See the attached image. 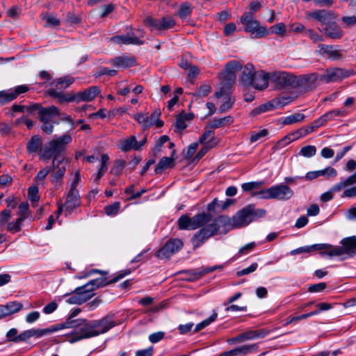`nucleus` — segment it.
I'll use <instances>...</instances> for the list:
<instances>
[{
    "label": "nucleus",
    "instance_id": "f257e3e1",
    "mask_svg": "<svg viewBox=\"0 0 356 356\" xmlns=\"http://www.w3.org/2000/svg\"><path fill=\"white\" fill-rule=\"evenodd\" d=\"M72 137L69 134H64L56 139L51 140L47 143L44 148L39 152L40 160L47 161L53 158L50 180L56 189L62 187L63 177L66 171L67 161L65 159L59 160L58 156L66 149V145L71 143Z\"/></svg>",
    "mask_w": 356,
    "mask_h": 356
},
{
    "label": "nucleus",
    "instance_id": "f03ea898",
    "mask_svg": "<svg viewBox=\"0 0 356 356\" xmlns=\"http://www.w3.org/2000/svg\"><path fill=\"white\" fill-rule=\"evenodd\" d=\"M70 322L60 324V330L65 328H72L73 331L69 336L68 341L70 343L96 337L92 322L83 318H77L72 325Z\"/></svg>",
    "mask_w": 356,
    "mask_h": 356
},
{
    "label": "nucleus",
    "instance_id": "7ed1b4c3",
    "mask_svg": "<svg viewBox=\"0 0 356 356\" xmlns=\"http://www.w3.org/2000/svg\"><path fill=\"white\" fill-rule=\"evenodd\" d=\"M351 74L350 71L343 68H330L327 69L323 74L320 76L316 74L303 75L300 81V84H313L316 81L325 83L339 82L349 77Z\"/></svg>",
    "mask_w": 356,
    "mask_h": 356
},
{
    "label": "nucleus",
    "instance_id": "20e7f679",
    "mask_svg": "<svg viewBox=\"0 0 356 356\" xmlns=\"http://www.w3.org/2000/svg\"><path fill=\"white\" fill-rule=\"evenodd\" d=\"M266 215V211L264 209H257L254 204H248L232 217L231 225L234 228L246 226Z\"/></svg>",
    "mask_w": 356,
    "mask_h": 356
},
{
    "label": "nucleus",
    "instance_id": "39448f33",
    "mask_svg": "<svg viewBox=\"0 0 356 356\" xmlns=\"http://www.w3.org/2000/svg\"><path fill=\"white\" fill-rule=\"evenodd\" d=\"M211 219L209 213H197L191 218L188 215L181 216L177 220V226L181 230H194L208 223Z\"/></svg>",
    "mask_w": 356,
    "mask_h": 356
},
{
    "label": "nucleus",
    "instance_id": "423d86ee",
    "mask_svg": "<svg viewBox=\"0 0 356 356\" xmlns=\"http://www.w3.org/2000/svg\"><path fill=\"white\" fill-rule=\"evenodd\" d=\"M241 22L244 31L250 33L252 38H261L268 35L267 28L261 26L250 13H243L241 17Z\"/></svg>",
    "mask_w": 356,
    "mask_h": 356
},
{
    "label": "nucleus",
    "instance_id": "0eeeda50",
    "mask_svg": "<svg viewBox=\"0 0 356 356\" xmlns=\"http://www.w3.org/2000/svg\"><path fill=\"white\" fill-rule=\"evenodd\" d=\"M223 218V216H219L196 232L191 239L193 247L197 248L201 246L208 238L215 235L219 230V222H221Z\"/></svg>",
    "mask_w": 356,
    "mask_h": 356
},
{
    "label": "nucleus",
    "instance_id": "6e6552de",
    "mask_svg": "<svg viewBox=\"0 0 356 356\" xmlns=\"http://www.w3.org/2000/svg\"><path fill=\"white\" fill-rule=\"evenodd\" d=\"M130 273L131 270L129 269L122 270L120 272H118L116 274V275L110 280H107L106 277V275H104V273H100L101 275H102V277L90 280L87 284L83 285V287H84L86 291H90V293H88L91 295L92 298L95 295V293H93L95 290L100 287H103L106 285L115 283Z\"/></svg>",
    "mask_w": 356,
    "mask_h": 356
},
{
    "label": "nucleus",
    "instance_id": "1a4fd4ad",
    "mask_svg": "<svg viewBox=\"0 0 356 356\" xmlns=\"http://www.w3.org/2000/svg\"><path fill=\"white\" fill-rule=\"evenodd\" d=\"M183 245L184 243L181 239L170 238L156 252V255L161 259H168L179 252Z\"/></svg>",
    "mask_w": 356,
    "mask_h": 356
},
{
    "label": "nucleus",
    "instance_id": "9d476101",
    "mask_svg": "<svg viewBox=\"0 0 356 356\" xmlns=\"http://www.w3.org/2000/svg\"><path fill=\"white\" fill-rule=\"evenodd\" d=\"M270 81L278 89L294 86L297 83L296 76L286 72H275L270 74Z\"/></svg>",
    "mask_w": 356,
    "mask_h": 356
},
{
    "label": "nucleus",
    "instance_id": "9b49d317",
    "mask_svg": "<svg viewBox=\"0 0 356 356\" xmlns=\"http://www.w3.org/2000/svg\"><path fill=\"white\" fill-rule=\"evenodd\" d=\"M86 291L83 286L76 287L70 293L65 294L64 296H69L66 299V302L70 305H81L91 298V295Z\"/></svg>",
    "mask_w": 356,
    "mask_h": 356
},
{
    "label": "nucleus",
    "instance_id": "f8f14e48",
    "mask_svg": "<svg viewBox=\"0 0 356 356\" xmlns=\"http://www.w3.org/2000/svg\"><path fill=\"white\" fill-rule=\"evenodd\" d=\"M293 191L286 184H279L271 186L272 199L286 201L293 196Z\"/></svg>",
    "mask_w": 356,
    "mask_h": 356
},
{
    "label": "nucleus",
    "instance_id": "ddd939ff",
    "mask_svg": "<svg viewBox=\"0 0 356 356\" xmlns=\"http://www.w3.org/2000/svg\"><path fill=\"white\" fill-rule=\"evenodd\" d=\"M29 90L26 85H20L7 90L0 91V104H4L15 99L19 95Z\"/></svg>",
    "mask_w": 356,
    "mask_h": 356
},
{
    "label": "nucleus",
    "instance_id": "4468645a",
    "mask_svg": "<svg viewBox=\"0 0 356 356\" xmlns=\"http://www.w3.org/2000/svg\"><path fill=\"white\" fill-rule=\"evenodd\" d=\"M236 81V74L233 72H229L226 70L222 73V86L221 89L216 92L215 95L217 98H220L224 94L227 96L232 93V88Z\"/></svg>",
    "mask_w": 356,
    "mask_h": 356
},
{
    "label": "nucleus",
    "instance_id": "2eb2a0df",
    "mask_svg": "<svg viewBox=\"0 0 356 356\" xmlns=\"http://www.w3.org/2000/svg\"><path fill=\"white\" fill-rule=\"evenodd\" d=\"M96 337L106 333L115 325L112 316H106L102 319L92 321Z\"/></svg>",
    "mask_w": 356,
    "mask_h": 356
},
{
    "label": "nucleus",
    "instance_id": "dca6fc26",
    "mask_svg": "<svg viewBox=\"0 0 356 356\" xmlns=\"http://www.w3.org/2000/svg\"><path fill=\"white\" fill-rule=\"evenodd\" d=\"M65 216H68L81 204V197L79 192L67 191L65 195Z\"/></svg>",
    "mask_w": 356,
    "mask_h": 356
},
{
    "label": "nucleus",
    "instance_id": "f3484780",
    "mask_svg": "<svg viewBox=\"0 0 356 356\" xmlns=\"http://www.w3.org/2000/svg\"><path fill=\"white\" fill-rule=\"evenodd\" d=\"M306 19L314 18L319 22L323 26H325L330 21L334 19V14L326 10H316L313 12L308 11L305 14Z\"/></svg>",
    "mask_w": 356,
    "mask_h": 356
},
{
    "label": "nucleus",
    "instance_id": "a211bd4d",
    "mask_svg": "<svg viewBox=\"0 0 356 356\" xmlns=\"http://www.w3.org/2000/svg\"><path fill=\"white\" fill-rule=\"evenodd\" d=\"M269 81H270V74L264 70L257 71L250 86L257 90H262L268 87Z\"/></svg>",
    "mask_w": 356,
    "mask_h": 356
},
{
    "label": "nucleus",
    "instance_id": "6ab92c4d",
    "mask_svg": "<svg viewBox=\"0 0 356 356\" xmlns=\"http://www.w3.org/2000/svg\"><path fill=\"white\" fill-rule=\"evenodd\" d=\"M322 31L331 39L338 40L343 36V31L334 20L330 21L323 27Z\"/></svg>",
    "mask_w": 356,
    "mask_h": 356
},
{
    "label": "nucleus",
    "instance_id": "aec40b11",
    "mask_svg": "<svg viewBox=\"0 0 356 356\" xmlns=\"http://www.w3.org/2000/svg\"><path fill=\"white\" fill-rule=\"evenodd\" d=\"M99 92L100 90L97 86L90 87L76 94H74L75 102H90L94 99Z\"/></svg>",
    "mask_w": 356,
    "mask_h": 356
},
{
    "label": "nucleus",
    "instance_id": "412c9836",
    "mask_svg": "<svg viewBox=\"0 0 356 356\" xmlns=\"http://www.w3.org/2000/svg\"><path fill=\"white\" fill-rule=\"evenodd\" d=\"M258 346L256 343L243 345L240 347L236 348L233 350L224 352L220 356H239L246 355L249 353H254L257 350Z\"/></svg>",
    "mask_w": 356,
    "mask_h": 356
},
{
    "label": "nucleus",
    "instance_id": "4be33fe9",
    "mask_svg": "<svg viewBox=\"0 0 356 356\" xmlns=\"http://www.w3.org/2000/svg\"><path fill=\"white\" fill-rule=\"evenodd\" d=\"M22 304L17 301L9 302L6 305H0V319L17 313L22 309Z\"/></svg>",
    "mask_w": 356,
    "mask_h": 356
},
{
    "label": "nucleus",
    "instance_id": "5701e85b",
    "mask_svg": "<svg viewBox=\"0 0 356 356\" xmlns=\"http://www.w3.org/2000/svg\"><path fill=\"white\" fill-rule=\"evenodd\" d=\"M110 63L117 67L127 68L135 66L136 60L134 56L123 55L111 60Z\"/></svg>",
    "mask_w": 356,
    "mask_h": 356
},
{
    "label": "nucleus",
    "instance_id": "b1692460",
    "mask_svg": "<svg viewBox=\"0 0 356 356\" xmlns=\"http://www.w3.org/2000/svg\"><path fill=\"white\" fill-rule=\"evenodd\" d=\"M38 115L40 121H51L53 117L60 115V111L56 106L53 105L48 107L41 106Z\"/></svg>",
    "mask_w": 356,
    "mask_h": 356
},
{
    "label": "nucleus",
    "instance_id": "393cba45",
    "mask_svg": "<svg viewBox=\"0 0 356 356\" xmlns=\"http://www.w3.org/2000/svg\"><path fill=\"white\" fill-rule=\"evenodd\" d=\"M343 255L347 254L348 257L356 255V236H351L343 238L341 241Z\"/></svg>",
    "mask_w": 356,
    "mask_h": 356
},
{
    "label": "nucleus",
    "instance_id": "a878e982",
    "mask_svg": "<svg viewBox=\"0 0 356 356\" xmlns=\"http://www.w3.org/2000/svg\"><path fill=\"white\" fill-rule=\"evenodd\" d=\"M257 71L254 70L252 64L248 63L243 68L242 74L240 77V81L246 87H250L252 83V79Z\"/></svg>",
    "mask_w": 356,
    "mask_h": 356
},
{
    "label": "nucleus",
    "instance_id": "bb28decb",
    "mask_svg": "<svg viewBox=\"0 0 356 356\" xmlns=\"http://www.w3.org/2000/svg\"><path fill=\"white\" fill-rule=\"evenodd\" d=\"M111 40L115 44H143V41L134 35H116L111 38Z\"/></svg>",
    "mask_w": 356,
    "mask_h": 356
},
{
    "label": "nucleus",
    "instance_id": "cd10ccee",
    "mask_svg": "<svg viewBox=\"0 0 356 356\" xmlns=\"http://www.w3.org/2000/svg\"><path fill=\"white\" fill-rule=\"evenodd\" d=\"M234 122V118L227 115L220 118H213L207 125V129H216L220 127L229 126Z\"/></svg>",
    "mask_w": 356,
    "mask_h": 356
},
{
    "label": "nucleus",
    "instance_id": "c85d7f7f",
    "mask_svg": "<svg viewBox=\"0 0 356 356\" xmlns=\"http://www.w3.org/2000/svg\"><path fill=\"white\" fill-rule=\"evenodd\" d=\"M337 175V172L334 168H333L332 167H327L323 170L309 172L306 174L305 178L307 180H312V179H314L320 177V176H325L327 177H336Z\"/></svg>",
    "mask_w": 356,
    "mask_h": 356
},
{
    "label": "nucleus",
    "instance_id": "c756f323",
    "mask_svg": "<svg viewBox=\"0 0 356 356\" xmlns=\"http://www.w3.org/2000/svg\"><path fill=\"white\" fill-rule=\"evenodd\" d=\"M42 141L40 136L38 135H34L28 141L26 145V150L30 154H35L37 152L39 154L40 149L44 148V147H42Z\"/></svg>",
    "mask_w": 356,
    "mask_h": 356
},
{
    "label": "nucleus",
    "instance_id": "7c9ffc66",
    "mask_svg": "<svg viewBox=\"0 0 356 356\" xmlns=\"http://www.w3.org/2000/svg\"><path fill=\"white\" fill-rule=\"evenodd\" d=\"M75 79L69 75L58 78L51 83L54 86L51 89H56L58 91H63L72 85Z\"/></svg>",
    "mask_w": 356,
    "mask_h": 356
},
{
    "label": "nucleus",
    "instance_id": "2f4dec72",
    "mask_svg": "<svg viewBox=\"0 0 356 356\" xmlns=\"http://www.w3.org/2000/svg\"><path fill=\"white\" fill-rule=\"evenodd\" d=\"M48 94L53 98L57 99L59 103L75 102L74 94H65L63 91H58L56 89H49Z\"/></svg>",
    "mask_w": 356,
    "mask_h": 356
},
{
    "label": "nucleus",
    "instance_id": "473e14b6",
    "mask_svg": "<svg viewBox=\"0 0 356 356\" xmlns=\"http://www.w3.org/2000/svg\"><path fill=\"white\" fill-rule=\"evenodd\" d=\"M60 330V324L51 326L45 329H30L31 338L35 337L36 338H40L44 335H48L51 333L56 332Z\"/></svg>",
    "mask_w": 356,
    "mask_h": 356
},
{
    "label": "nucleus",
    "instance_id": "72a5a7b5",
    "mask_svg": "<svg viewBox=\"0 0 356 356\" xmlns=\"http://www.w3.org/2000/svg\"><path fill=\"white\" fill-rule=\"evenodd\" d=\"M321 54H326L329 58L332 60H338L341 58V54L340 51L335 49L332 45H327L321 44L318 45Z\"/></svg>",
    "mask_w": 356,
    "mask_h": 356
},
{
    "label": "nucleus",
    "instance_id": "f704fd0d",
    "mask_svg": "<svg viewBox=\"0 0 356 356\" xmlns=\"http://www.w3.org/2000/svg\"><path fill=\"white\" fill-rule=\"evenodd\" d=\"M157 117L158 114L156 113H154L150 115L138 113L136 115V120L145 127H149L155 124Z\"/></svg>",
    "mask_w": 356,
    "mask_h": 356
},
{
    "label": "nucleus",
    "instance_id": "c9c22d12",
    "mask_svg": "<svg viewBox=\"0 0 356 356\" xmlns=\"http://www.w3.org/2000/svg\"><path fill=\"white\" fill-rule=\"evenodd\" d=\"M218 268H220V266H213V267H203L201 268L190 270V271H188V273L190 275L188 280L192 281V280H198L200 277H202L203 275H204L209 273L213 272V270H215L216 269H217Z\"/></svg>",
    "mask_w": 356,
    "mask_h": 356
},
{
    "label": "nucleus",
    "instance_id": "e433bc0d",
    "mask_svg": "<svg viewBox=\"0 0 356 356\" xmlns=\"http://www.w3.org/2000/svg\"><path fill=\"white\" fill-rule=\"evenodd\" d=\"M200 143L204 144L207 148H211L216 145L213 132L211 129L206 130L200 138Z\"/></svg>",
    "mask_w": 356,
    "mask_h": 356
},
{
    "label": "nucleus",
    "instance_id": "4c0bfd02",
    "mask_svg": "<svg viewBox=\"0 0 356 356\" xmlns=\"http://www.w3.org/2000/svg\"><path fill=\"white\" fill-rule=\"evenodd\" d=\"M136 146V138L131 136L128 138L122 140L119 145V148L122 152H129L131 149L138 150V147Z\"/></svg>",
    "mask_w": 356,
    "mask_h": 356
},
{
    "label": "nucleus",
    "instance_id": "58836bf2",
    "mask_svg": "<svg viewBox=\"0 0 356 356\" xmlns=\"http://www.w3.org/2000/svg\"><path fill=\"white\" fill-rule=\"evenodd\" d=\"M320 254L322 257L328 256L330 257H339L343 255L342 249L340 246L332 245L331 244H327L326 248H325L324 251H321Z\"/></svg>",
    "mask_w": 356,
    "mask_h": 356
},
{
    "label": "nucleus",
    "instance_id": "ea45409f",
    "mask_svg": "<svg viewBox=\"0 0 356 356\" xmlns=\"http://www.w3.org/2000/svg\"><path fill=\"white\" fill-rule=\"evenodd\" d=\"M174 165V159L171 157H163L160 159L155 168L156 174L161 173L164 170Z\"/></svg>",
    "mask_w": 356,
    "mask_h": 356
},
{
    "label": "nucleus",
    "instance_id": "a19ab883",
    "mask_svg": "<svg viewBox=\"0 0 356 356\" xmlns=\"http://www.w3.org/2000/svg\"><path fill=\"white\" fill-rule=\"evenodd\" d=\"M275 108L273 101L272 100L254 108L251 111V115L253 116L257 115L267 111H273Z\"/></svg>",
    "mask_w": 356,
    "mask_h": 356
},
{
    "label": "nucleus",
    "instance_id": "79ce46f5",
    "mask_svg": "<svg viewBox=\"0 0 356 356\" xmlns=\"http://www.w3.org/2000/svg\"><path fill=\"white\" fill-rule=\"evenodd\" d=\"M145 26L149 27L151 30L161 31V19H156L152 16H147L143 21Z\"/></svg>",
    "mask_w": 356,
    "mask_h": 356
},
{
    "label": "nucleus",
    "instance_id": "37998d69",
    "mask_svg": "<svg viewBox=\"0 0 356 356\" xmlns=\"http://www.w3.org/2000/svg\"><path fill=\"white\" fill-rule=\"evenodd\" d=\"M305 118V115L302 113H295L291 115L286 116L283 118L282 124L285 125L292 124L297 122H301L304 121Z\"/></svg>",
    "mask_w": 356,
    "mask_h": 356
},
{
    "label": "nucleus",
    "instance_id": "c03bdc74",
    "mask_svg": "<svg viewBox=\"0 0 356 356\" xmlns=\"http://www.w3.org/2000/svg\"><path fill=\"white\" fill-rule=\"evenodd\" d=\"M24 220L22 218H17L15 221L9 222L6 225V229L12 234L21 231Z\"/></svg>",
    "mask_w": 356,
    "mask_h": 356
},
{
    "label": "nucleus",
    "instance_id": "a18cd8bd",
    "mask_svg": "<svg viewBox=\"0 0 356 356\" xmlns=\"http://www.w3.org/2000/svg\"><path fill=\"white\" fill-rule=\"evenodd\" d=\"M268 34H276L279 36H284L286 33V25L283 22L277 23L268 29Z\"/></svg>",
    "mask_w": 356,
    "mask_h": 356
},
{
    "label": "nucleus",
    "instance_id": "49530a36",
    "mask_svg": "<svg viewBox=\"0 0 356 356\" xmlns=\"http://www.w3.org/2000/svg\"><path fill=\"white\" fill-rule=\"evenodd\" d=\"M218 317V314L216 312H213V313L207 318L204 319L202 322L197 323L193 330L194 332H197L204 327L209 325L211 323L215 321Z\"/></svg>",
    "mask_w": 356,
    "mask_h": 356
},
{
    "label": "nucleus",
    "instance_id": "de8ad7c7",
    "mask_svg": "<svg viewBox=\"0 0 356 356\" xmlns=\"http://www.w3.org/2000/svg\"><path fill=\"white\" fill-rule=\"evenodd\" d=\"M231 94L226 96L225 94L220 98L225 99V102L219 107V112L223 113L230 109L234 104L235 99L234 97L230 96Z\"/></svg>",
    "mask_w": 356,
    "mask_h": 356
},
{
    "label": "nucleus",
    "instance_id": "09e8293b",
    "mask_svg": "<svg viewBox=\"0 0 356 356\" xmlns=\"http://www.w3.org/2000/svg\"><path fill=\"white\" fill-rule=\"evenodd\" d=\"M17 215L18 218H22L24 220L30 216L29 205L27 202H23L19 205Z\"/></svg>",
    "mask_w": 356,
    "mask_h": 356
},
{
    "label": "nucleus",
    "instance_id": "8fccbe9b",
    "mask_svg": "<svg viewBox=\"0 0 356 356\" xmlns=\"http://www.w3.org/2000/svg\"><path fill=\"white\" fill-rule=\"evenodd\" d=\"M268 134V129H260L259 131H251L250 133V141L252 143H254L259 140H261L262 138L266 137Z\"/></svg>",
    "mask_w": 356,
    "mask_h": 356
},
{
    "label": "nucleus",
    "instance_id": "3c124183",
    "mask_svg": "<svg viewBox=\"0 0 356 356\" xmlns=\"http://www.w3.org/2000/svg\"><path fill=\"white\" fill-rule=\"evenodd\" d=\"M191 13V4L184 2L180 5L179 10V16L181 19H186Z\"/></svg>",
    "mask_w": 356,
    "mask_h": 356
},
{
    "label": "nucleus",
    "instance_id": "603ef678",
    "mask_svg": "<svg viewBox=\"0 0 356 356\" xmlns=\"http://www.w3.org/2000/svg\"><path fill=\"white\" fill-rule=\"evenodd\" d=\"M316 148L314 145L305 146L300 150V154L307 158L312 157L316 154Z\"/></svg>",
    "mask_w": 356,
    "mask_h": 356
},
{
    "label": "nucleus",
    "instance_id": "864d4df0",
    "mask_svg": "<svg viewBox=\"0 0 356 356\" xmlns=\"http://www.w3.org/2000/svg\"><path fill=\"white\" fill-rule=\"evenodd\" d=\"M275 108H282L289 104L291 101L290 97H281L273 99Z\"/></svg>",
    "mask_w": 356,
    "mask_h": 356
},
{
    "label": "nucleus",
    "instance_id": "5fc2aeb1",
    "mask_svg": "<svg viewBox=\"0 0 356 356\" xmlns=\"http://www.w3.org/2000/svg\"><path fill=\"white\" fill-rule=\"evenodd\" d=\"M263 184V181H251L243 184L241 188L243 191L249 192L260 188Z\"/></svg>",
    "mask_w": 356,
    "mask_h": 356
},
{
    "label": "nucleus",
    "instance_id": "6e6d98bb",
    "mask_svg": "<svg viewBox=\"0 0 356 356\" xmlns=\"http://www.w3.org/2000/svg\"><path fill=\"white\" fill-rule=\"evenodd\" d=\"M161 31L172 28L175 25V21L171 17L166 16L161 19Z\"/></svg>",
    "mask_w": 356,
    "mask_h": 356
},
{
    "label": "nucleus",
    "instance_id": "4d7b16f0",
    "mask_svg": "<svg viewBox=\"0 0 356 356\" xmlns=\"http://www.w3.org/2000/svg\"><path fill=\"white\" fill-rule=\"evenodd\" d=\"M51 172L49 168H42L35 177V181L38 184H42L48 174Z\"/></svg>",
    "mask_w": 356,
    "mask_h": 356
},
{
    "label": "nucleus",
    "instance_id": "13d9d810",
    "mask_svg": "<svg viewBox=\"0 0 356 356\" xmlns=\"http://www.w3.org/2000/svg\"><path fill=\"white\" fill-rule=\"evenodd\" d=\"M242 66L241 63L237 60H232L227 63L225 67V70L229 72H233L236 74V72L241 70Z\"/></svg>",
    "mask_w": 356,
    "mask_h": 356
},
{
    "label": "nucleus",
    "instance_id": "bf43d9fd",
    "mask_svg": "<svg viewBox=\"0 0 356 356\" xmlns=\"http://www.w3.org/2000/svg\"><path fill=\"white\" fill-rule=\"evenodd\" d=\"M124 166L125 161L124 160H117L115 161L113 167L111 170V173L116 176H119L121 175Z\"/></svg>",
    "mask_w": 356,
    "mask_h": 356
},
{
    "label": "nucleus",
    "instance_id": "052dcab7",
    "mask_svg": "<svg viewBox=\"0 0 356 356\" xmlns=\"http://www.w3.org/2000/svg\"><path fill=\"white\" fill-rule=\"evenodd\" d=\"M292 143V140L289 136V135H286L284 137H283L282 139L278 140L273 147V149L274 150H278L280 149H282L284 147H286L287 145Z\"/></svg>",
    "mask_w": 356,
    "mask_h": 356
},
{
    "label": "nucleus",
    "instance_id": "680f3d73",
    "mask_svg": "<svg viewBox=\"0 0 356 356\" xmlns=\"http://www.w3.org/2000/svg\"><path fill=\"white\" fill-rule=\"evenodd\" d=\"M11 218V211L9 209H4L0 212V226L7 225Z\"/></svg>",
    "mask_w": 356,
    "mask_h": 356
},
{
    "label": "nucleus",
    "instance_id": "e2e57ef3",
    "mask_svg": "<svg viewBox=\"0 0 356 356\" xmlns=\"http://www.w3.org/2000/svg\"><path fill=\"white\" fill-rule=\"evenodd\" d=\"M304 33L305 35L308 36L314 42L323 41V36L316 33L313 29L305 30Z\"/></svg>",
    "mask_w": 356,
    "mask_h": 356
},
{
    "label": "nucleus",
    "instance_id": "0e129e2a",
    "mask_svg": "<svg viewBox=\"0 0 356 356\" xmlns=\"http://www.w3.org/2000/svg\"><path fill=\"white\" fill-rule=\"evenodd\" d=\"M186 127H187V125L186 124L185 119L179 113L176 118L175 129V130L176 131L180 132V131H183L184 129H185L186 128Z\"/></svg>",
    "mask_w": 356,
    "mask_h": 356
},
{
    "label": "nucleus",
    "instance_id": "69168bd1",
    "mask_svg": "<svg viewBox=\"0 0 356 356\" xmlns=\"http://www.w3.org/2000/svg\"><path fill=\"white\" fill-rule=\"evenodd\" d=\"M258 267L257 263H252L250 266L248 268H243L241 270H238L236 272V275L238 277L243 276L245 275H248L251 273L254 272Z\"/></svg>",
    "mask_w": 356,
    "mask_h": 356
},
{
    "label": "nucleus",
    "instance_id": "338daca9",
    "mask_svg": "<svg viewBox=\"0 0 356 356\" xmlns=\"http://www.w3.org/2000/svg\"><path fill=\"white\" fill-rule=\"evenodd\" d=\"M120 209V203L115 202L113 204L108 205L105 207V212L108 216H113L118 213Z\"/></svg>",
    "mask_w": 356,
    "mask_h": 356
},
{
    "label": "nucleus",
    "instance_id": "774afa93",
    "mask_svg": "<svg viewBox=\"0 0 356 356\" xmlns=\"http://www.w3.org/2000/svg\"><path fill=\"white\" fill-rule=\"evenodd\" d=\"M211 90V88L209 86L204 85V86H200L196 90V92H195V95H196L197 97H206L207 95H208L210 93Z\"/></svg>",
    "mask_w": 356,
    "mask_h": 356
}]
</instances>
